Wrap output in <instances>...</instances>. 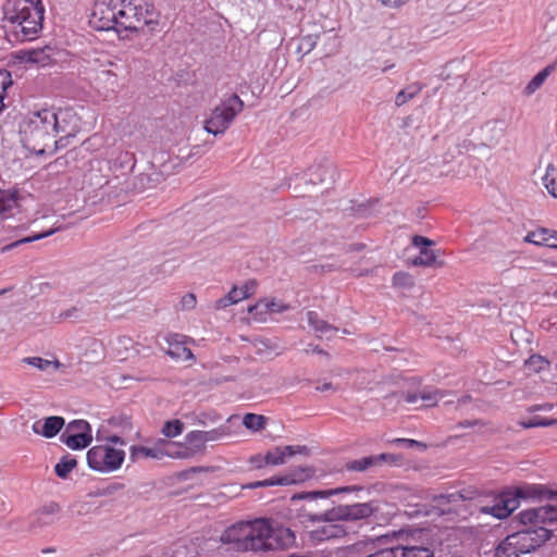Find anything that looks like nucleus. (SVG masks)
I'll return each instance as SVG.
<instances>
[{"mask_svg":"<svg viewBox=\"0 0 557 557\" xmlns=\"http://www.w3.org/2000/svg\"><path fill=\"white\" fill-rule=\"evenodd\" d=\"M16 58L25 63L46 67L53 63V49L49 46L38 49L20 50Z\"/></svg>","mask_w":557,"mask_h":557,"instance_id":"nucleus-18","label":"nucleus"},{"mask_svg":"<svg viewBox=\"0 0 557 557\" xmlns=\"http://www.w3.org/2000/svg\"><path fill=\"white\" fill-rule=\"evenodd\" d=\"M392 282L394 287L404 289H409L414 285L412 276L407 272H396Z\"/></svg>","mask_w":557,"mask_h":557,"instance_id":"nucleus-38","label":"nucleus"},{"mask_svg":"<svg viewBox=\"0 0 557 557\" xmlns=\"http://www.w3.org/2000/svg\"><path fill=\"white\" fill-rule=\"evenodd\" d=\"M367 557H396V547L377 550Z\"/></svg>","mask_w":557,"mask_h":557,"instance_id":"nucleus-46","label":"nucleus"},{"mask_svg":"<svg viewBox=\"0 0 557 557\" xmlns=\"http://www.w3.org/2000/svg\"><path fill=\"white\" fill-rule=\"evenodd\" d=\"M76 465L77 461L73 456H63L55 465L54 472L59 478L66 479L69 473L76 467Z\"/></svg>","mask_w":557,"mask_h":557,"instance_id":"nucleus-31","label":"nucleus"},{"mask_svg":"<svg viewBox=\"0 0 557 557\" xmlns=\"http://www.w3.org/2000/svg\"><path fill=\"white\" fill-rule=\"evenodd\" d=\"M519 521L529 528L507 535L495 548V557H521L534 552L553 535L549 527L557 522V507L541 506L522 510Z\"/></svg>","mask_w":557,"mask_h":557,"instance_id":"nucleus-1","label":"nucleus"},{"mask_svg":"<svg viewBox=\"0 0 557 557\" xmlns=\"http://www.w3.org/2000/svg\"><path fill=\"white\" fill-rule=\"evenodd\" d=\"M265 306L271 312H281L288 309V306L275 302L274 300L267 302Z\"/></svg>","mask_w":557,"mask_h":557,"instance_id":"nucleus-49","label":"nucleus"},{"mask_svg":"<svg viewBox=\"0 0 557 557\" xmlns=\"http://www.w3.org/2000/svg\"><path fill=\"white\" fill-rule=\"evenodd\" d=\"M186 454H181L176 451V443L170 442L168 440H158L153 446H138L134 445L129 448V458L132 461H137L139 459H163L164 457H183Z\"/></svg>","mask_w":557,"mask_h":557,"instance_id":"nucleus-11","label":"nucleus"},{"mask_svg":"<svg viewBox=\"0 0 557 557\" xmlns=\"http://www.w3.org/2000/svg\"><path fill=\"white\" fill-rule=\"evenodd\" d=\"M12 85V78L10 72L7 70H0V112L4 108V97L7 89Z\"/></svg>","mask_w":557,"mask_h":557,"instance_id":"nucleus-40","label":"nucleus"},{"mask_svg":"<svg viewBox=\"0 0 557 557\" xmlns=\"http://www.w3.org/2000/svg\"><path fill=\"white\" fill-rule=\"evenodd\" d=\"M78 318L79 310L77 307H71L70 309H66L59 314V319L63 321L70 319L77 320Z\"/></svg>","mask_w":557,"mask_h":557,"instance_id":"nucleus-45","label":"nucleus"},{"mask_svg":"<svg viewBox=\"0 0 557 557\" xmlns=\"http://www.w3.org/2000/svg\"><path fill=\"white\" fill-rule=\"evenodd\" d=\"M65 421L62 417L51 416L44 420L35 421L32 425V430L34 433L46 438H52L62 430Z\"/></svg>","mask_w":557,"mask_h":557,"instance_id":"nucleus-21","label":"nucleus"},{"mask_svg":"<svg viewBox=\"0 0 557 557\" xmlns=\"http://www.w3.org/2000/svg\"><path fill=\"white\" fill-rule=\"evenodd\" d=\"M556 66L557 63H553L540 71L525 86L524 94L530 96L540 89L546 78L556 70Z\"/></svg>","mask_w":557,"mask_h":557,"instance_id":"nucleus-27","label":"nucleus"},{"mask_svg":"<svg viewBox=\"0 0 557 557\" xmlns=\"http://www.w3.org/2000/svg\"><path fill=\"white\" fill-rule=\"evenodd\" d=\"M249 550L267 552L292 547L296 542L295 533L270 519H255L249 521Z\"/></svg>","mask_w":557,"mask_h":557,"instance_id":"nucleus-4","label":"nucleus"},{"mask_svg":"<svg viewBox=\"0 0 557 557\" xmlns=\"http://www.w3.org/2000/svg\"><path fill=\"white\" fill-rule=\"evenodd\" d=\"M94 88L103 99L113 97L120 88L119 75L112 69H102L96 72Z\"/></svg>","mask_w":557,"mask_h":557,"instance_id":"nucleus-15","label":"nucleus"},{"mask_svg":"<svg viewBox=\"0 0 557 557\" xmlns=\"http://www.w3.org/2000/svg\"><path fill=\"white\" fill-rule=\"evenodd\" d=\"M51 119L52 110L49 109L30 112L24 117L20 125V135L27 149L42 154L59 147L60 140L55 139Z\"/></svg>","mask_w":557,"mask_h":557,"instance_id":"nucleus-3","label":"nucleus"},{"mask_svg":"<svg viewBox=\"0 0 557 557\" xmlns=\"http://www.w3.org/2000/svg\"><path fill=\"white\" fill-rule=\"evenodd\" d=\"M125 459V451L109 444L96 445L87 451V463L99 472H113L120 469Z\"/></svg>","mask_w":557,"mask_h":557,"instance_id":"nucleus-8","label":"nucleus"},{"mask_svg":"<svg viewBox=\"0 0 557 557\" xmlns=\"http://www.w3.org/2000/svg\"><path fill=\"white\" fill-rule=\"evenodd\" d=\"M525 366L534 372H541L548 369L550 362L540 355H532L529 359L525 360Z\"/></svg>","mask_w":557,"mask_h":557,"instance_id":"nucleus-36","label":"nucleus"},{"mask_svg":"<svg viewBox=\"0 0 557 557\" xmlns=\"http://www.w3.org/2000/svg\"><path fill=\"white\" fill-rule=\"evenodd\" d=\"M396 557H433V552L426 546H396Z\"/></svg>","mask_w":557,"mask_h":557,"instance_id":"nucleus-28","label":"nucleus"},{"mask_svg":"<svg viewBox=\"0 0 557 557\" xmlns=\"http://www.w3.org/2000/svg\"><path fill=\"white\" fill-rule=\"evenodd\" d=\"M3 13L4 20L12 24L14 29L20 28L22 40L34 39L42 28V2H5Z\"/></svg>","mask_w":557,"mask_h":557,"instance_id":"nucleus-6","label":"nucleus"},{"mask_svg":"<svg viewBox=\"0 0 557 557\" xmlns=\"http://www.w3.org/2000/svg\"><path fill=\"white\" fill-rule=\"evenodd\" d=\"M554 297L557 298V289L554 292Z\"/></svg>","mask_w":557,"mask_h":557,"instance_id":"nucleus-56","label":"nucleus"},{"mask_svg":"<svg viewBox=\"0 0 557 557\" xmlns=\"http://www.w3.org/2000/svg\"><path fill=\"white\" fill-rule=\"evenodd\" d=\"M313 351H314V352H318V354H323V355L327 356V354H326L325 351H323L322 349H319L318 347H315V348L313 349Z\"/></svg>","mask_w":557,"mask_h":557,"instance_id":"nucleus-54","label":"nucleus"},{"mask_svg":"<svg viewBox=\"0 0 557 557\" xmlns=\"http://www.w3.org/2000/svg\"><path fill=\"white\" fill-rule=\"evenodd\" d=\"M295 479H289L288 476H277V478H271L265 479L262 481H257L249 484V487L257 488V487H265V486H273V485H287L290 483H295Z\"/></svg>","mask_w":557,"mask_h":557,"instance_id":"nucleus-35","label":"nucleus"},{"mask_svg":"<svg viewBox=\"0 0 557 557\" xmlns=\"http://www.w3.org/2000/svg\"><path fill=\"white\" fill-rule=\"evenodd\" d=\"M524 242L536 246L557 248V231L540 227L529 232L524 237Z\"/></svg>","mask_w":557,"mask_h":557,"instance_id":"nucleus-23","label":"nucleus"},{"mask_svg":"<svg viewBox=\"0 0 557 557\" xmlns=\"http://www.w3.org/2000/svg\"><path fill=\"white\" fill-rule=\"evenodd\" d=\"M359 490H361V487L342 486L324 491L299 494L297 496H294L293 499H309V503L302 508L301 516L312 522L357 521L369 518L374 512L375 509L372 506V503L338 505L319 513L314 511V500L317 498H329L334 495L351 493L354 491Z\"/></svg>","mask_w":557,"mask_h":557,"instance_id":"nucleus-2","label":"nucleus"},{"mask_svg":"<svg viewBox=\"0 0 557 557\" xmlns=\"http://www.w3.org/2000/svg\"><path fill=\"white\" fill-rule=\"evenodd\" d=\"M308 453V447L302 445L276 446L267 451L264 455V463L268 466H278L285 462L286 457H292L297 454L307 455Z\"/></svg>","mask_w":557,"mask_h":557,"instance_id":"nucleus-19","label":"nucleus"},{"mask_svg":"<svg viewBox=\"0 0 557 557\" xmlns=\"http://www.w3.org/2000/svg\"><path fill=\"white\" fill-rule=\"evenodd\" d=\"M168 355L174 360L194 361L195 357L191 350L186 346L178 335H173L168 339Z\"/></svg>","mask_w":557,"mask_h":557,"instance_id":"nucleus-24","label":"nucleus"},{"mask_svg":"<svg viewBox=\"0 0 557 557\" xmlns=\"http://www.w3.org/2000/svg\"><path fill=\"white\" fill-rule=\"evenodd\" d=\"M445 396V392L441 389H434L429 392H422L419 399L424 401V407H434L437 401Z\"/></svg>","mask_w":557,"mask_h":557,"instance_id":"nucleus-39","label":"nucleus"},{"mask_svg":"<svg viewBox=\"0 0 557 557\" xmlns=\"http://www.w3.org/2000/svg\"><path fill=\"white\" fill-rule=\"evenodd\" d=\"M258 287L256 280H249L243 286H233V288L224 297L218 299L214 304L216 310L224 309L228 306L235 305L244 299L252 296Z\"/></svg>","mask_w":557,"mask_h":557,"instance_id":"nucleus-17","label":"nucleus"},{"mask_svg":"<svg viewBox=\"0 0 557 557\" xmlns=\"http://www.w3.org/2000/svg\"><path fill=\"white\" fill-rule=\"evenodd\" d=\"M472 500L474 499V492L470 490H462L460 492H455L446 495H441L438 497L440 504H458L462 500Z\"/></svg>","mask_w":557,"mask_h":557,"instance_id":"nucleus-32","label":"nucleus"},{"mask_svg":"<svg viewBox=\"0 0 557 557\" xmlns=\"http://www.w3.org/2000/svg\"><path fill=\"white\" fill-rule=\"evenodd\" d=\"M116 2H94L89 24L97 30H109L116 26Z\"/></svg>","mask_w":557,"mask_h":557,"instance_id":"nucleus-13","label":"nucleus"},{"mask_svg":"<svg viewBox=\"0 0 557 557\" xmlns=\"http://www.w3.org/2000/svg\"><path fill=\"white\" fill-rule=\"evenodd\" d=\"M265 417L256 413H246L243 418V424L250 431L258 432L265 426Z\"/></svg>","mask_w":557,"mask_h":557,"instance_id":"nucleus-33","label":"nucleus"},{"mask_svg":"<svg viewBox=\"0 0 557 557\" xmlns=\"http://www.w3.org/2000/svg\"><path fill=\"white\" fill-rule=\"evenodd\" d=\"M244 101L236 94L222 100L203 121L205 131L214 136L224 134L244 110Z\"/></svg>","mask_w":557,"mask_h":557,"instance_id":"nucleus-7","label":"nucleus"},{"mask_svg":"<svg viewBox=\"0 0 557 557\" xmlns=\"http://www.w3.org/2000/svg\"><path fill=\"white\" fill-rule=\"evenodd\" d=\"M183 430H184V423L178 419H174V420L166 421L164 423V425L162 426L161 433L165 437L172 438V437H176V436L181 435L183 433Z\"/></svg>","mask_w":557,"mask_h":557,"instance_id":"nucleus-34","label":"nucleus"},{"mask_svg":"<svg viewBox=\"0 0 557 557\" xmlns=\"http://www.w3.org/2000/svg\"><path fill=\"white\" fill-rule=\"evenodd\" d=\"M138 22L139 28L144 25L151 26L158 24L159 12L154 9L153 2H138Z\"/></svg>","mask_w":557,"mask_h":557,"instance_id":"nucleus-25","label":"nucleus"},{"mask_svg":"<svg viewBox=\"0 0 557 557\" xmlns=\"http://www.w3.org/2000/svg\"><path fill=\"white\" fill-rule=\"evenodd\" d=\"M250 463L255 467V468H262L264 466H267L264 463V456H261V455H256L253 457L250 458Z\"/></svg>","mask_w":557,"mask_h":557,"instance_id":"nucleus-51","label":"nucleus"},{"mask_svg":"<svg viewBox=\"0 0 557 557\" xmlns=\"http://www.w3.org/2000/svg\"><path fill=\"white\" fill-rule=\"evenodd\" d=\"M412 245L419 249V256H417L412 260L413 265L420 267H433L438 265L442 267L444 264L443 261H437V251L432 249L431 246L434 245V242L431 239L416 235L412 237Z\"/></svg>","mask_w":557,"mask_h":557,"instance_id":"nucleus-16","label":"nucleus"},{"mask_svg":"<svg viewBox=\"0 0 557 557\" xmlns=\"http://www.w3.org/2000/svg\"><path fill=\"white\" fill-rule=\"evenodd\" d=\"M423 89V85L420 83H413L409 85L407 88L400 90L396 95L395 103L397 107H401L407 103L409 100L417 97Z\"/></svg>","mask_w":557,"mask_h":557,"instance_id":"nucleus-30","label":"nucleus"},{"mask_svg":"<svg viewBox=\"0 0 557 557\" xmlns=\"http://www.w3.org/2000/svg\"><path fill=\"white\" fill-rule=\"evenodd\" d=\"M15 205L14 198L0 190V214L10 211Z\"/></svg>","mask_w":557,"mask_h":557,"instance_id":"nucleus-44","label":"nucleus"},{"mask_svg":"<svg viewBox=\"0 0 557 557\" xmlns=\"http://www.w3.org/2000/svg\"><path fill=\"white\" fill-rule=\"evenodd\" d=\"M346 535L344 527L336 522H325V524L318 527L309 532V539L314 542H323L333 539H342Z\"/></svg>","mask_w":557,"mask_h":557,"instance_id":"nucleus-22","label":"nucleus"},{"mask_svg":"<svg viewBox=\"0 0 557 557\" xmlns=\"http://www.w3.org/2000/svg\"><path fill=\"white\" fill-rule=\"evenodd\" d=\"M108 441L111 443H114V444H120L121 446H123L125 444L124 441L119 436H111V437H109Z\"/></svg>","mask_w":557,"mask_h":557,"instance_id":"nucleus-53","label":"nucleus"},{"mask_svg":"<svg viewBox=\"0 0 557 557\" xmlns=\"http://www.w3.org/2000/svg\"><path fill=\"white\" fill-rule=\"evenodd\" d=\"M374 463L373 457H363L361 459L352 460L347 465V468L352 471H363Z\"/></svg>","mask_w":557,"mask_h":557,"instance_id":"nucleus-42","label":"nucleus"},{"mask_svg":"<svg viewBox=\"0 0 557 557\" xmlns=\"http://www.w3.org/2000/svg\"><path fill=\"white\" fill-rule=\"evenodd\" d=\"M394 443L404 444L407 447L422 446V443H420V442H418L416 440H410V438H396L394 441Z\"/></svg>","mask_w":557,"mask_h":557,"instance_id":"nucleus-50","label":"nucleus"},{"mask_svg":"<svg viewBox=\"0 0 557 557\" xmlns=\"http://www.w3.org/2000/svg\"><path fill=\"white\" fill-rule=\"evenodd\" d=\"M554 497L557 498V492L546 491L542 485H523L494 496L492 504L482 505L479 511L505 519L519 507L520 499Z\"/></svg>","mask_w":557,"mask_h":557,"instance_id":"nucleus-5","label":"nucleus"},{"mask_svg":"<svg viewBox=\"0 0 557 557\" xmlns=\"http://www.w3.org/2000/svg\"><path fill=\"white\" fill-rule=\"evenodd\" d=\"M61 441L71 449H83L92 441L91 428L85 420H74L61 434Z\"/></svg>","mask_w":557,"mask_h":557,"instance_id":"nucleus-12","label":"nucleus"},{"mask_svg":"<svg viewBox=\"0 0 557 557\" xmlns=\"http://www.w3.org/2000/svg\"><path fill=\"white\" fill-rule=\"evenodd\" d=\"M249 521H238L222 532L220 541L237 552H249Z\"/></svg>","mask_w":557,"mask_h":557,"instance_id":"nucleus-14","label":"nucleus"},{"mask_svg":"<svg viewBox=\"0 0 557 557\" xmlns=\"http://www.w3.org/2000/svg\"><path fill=\"white\" fill-rule=\"evenodd\" d=\"M542 181L548 194L557 198V166L548 163Z\"/></svg>","mask_w":557,"mask_h":557,"instance_id":"nucleus-29","label":"nucleus"},{"mask_svg":"<svg viewBox=\"0 0 557 557\" xmlns=\"http://www.w3.org/2000/svg\"><path fill=\"white\" fill-rule=\"evenodd\" d=\"M557 420H549L546 418L534 417L527 422H522L521 425L524 429L537 428V426H549L556 424Z\"/></svg>","mask_w":557,"mask_h":557,"instance_id":"nucleus-43","label":"nucleus"},{"mask_svg":"<svg viewBox=\"0 0 557 557\" xmlns=\"http://www.w3.org/2000/svg\"><path fill=\"white\" fill-rule=\"evenodd\" d=\"M52 129L55 139L60 140L59 147H65L67 139L74 137L81 131V117L72 108L52 111Z\"/></svg>","mask_w":557,"mask_h":557,"instance_id":"nucleus-9","label":"nucleus"},{"mask_svg":"<svg viewBox=\"0 0 557 557\" xmlns=\"http://www.w3.org/2000/svg\"><path fill=\"white\" fill-rule=\"evenodd\" d=\"M116 25L124 27L125 29H139L138 22V3L136 2H116Z\"/></svg>","mask_w":557,"mask_h":557,"instance_id":"nucleus-20","label":"nucleus"},{"mask_svg":"<svg viewBox=\"0 0 557 557\" xmlns=\"http://www.w3.org/2000/svg\"><path fill=\"white\" fill-rule=\"evenodd\" d=\"M315 389H317L318 392H325V391L334 389V388H333L332 383H324V384H322V385H318V386L315 387Z\"/></svg>","mask_w":557,"mask_h":557,"instance_id":"nucleus-52","label":"nucleus"},{"mask_svg":"<svg viewBox=\"0 0 557 557\" xmlns=\"http://www.w3.org/2000/svg\"><path fill=\"white\" fill-rule=\"evenodd\" d=\"M307 320L309 325L313 329L319 337H329L331 334L337 332V329L326 321L319 318L315 311H309L307 313Z\"/></svg>","mask_w":557,"mask_h":557,"instance_id":"nucleus-26","label":"nucleus"},{"mask_svg":"<svg viewBox=\"0 0 557 557\" xmlns=\"http://www.w3.org/2000/svg\"><path fill=\"white\" fill-rule=\"evenodd\" d=\"M54 232H55V230L51 228V230L46 231V232H44V233L35 234V235H32V236H28V237L22 238V239H20V240H17V242H14V243H12V244H10V245L4 246L2 250H3V251H7V250H9V249H11V248H13V247L18 246L20 244L32 243V242H35V240H38V239L45 238V237H47V236L52 235Z\"/></svg>","mask_w":557,"mask_h":557,"instance_id":"nucleus-41","label":"nucleus"},{"mask_svg":"<svg viewBox=\"0 0 557 557\" xmlns=\"http://www.w3.org/2000/svg\"><path fill=\"white\" fill-rule=\"evenodd\" d=\"M399 399L397 400L398 403L400 401V399H403L406 404H416L420 397V394H414V393H401L399 395Z\"/></svg>","mask_w":557,"mask_h":557,"instance_id":"nucleus-48","label":"nucleus"},{"mask_svg":"<svg viewBox=\"0 0 557 557\" xmlns=\"http://www.w3.org/2000/svg\"><path fill=\"white\" fill-rule=\"evenodd\" d=\"M182 307L185 309H193L196 306V296L194 294H186L182 298Z\"/></svg>","mask_w":557,"mask_h":557,"instance_id":"nucleus-47","label":"nucleus"},{"mask_svg":"<svg viewBox=\"0 0 557 557\" xmlns=\"http://www.w3.org/2000/svg\"><path fill=\"white\" fill-rule=\"evenodd\" d=\"M109 64H110V66H111V67H112V66H115V67H116V64H114V63H112V62H110Z\"/></svg>","mask_w":557,"mask_h":557,"instance_id":"nucleus-55","label":"nucleus"},{"mask_svg":"<svg viewBox=\"0 0 557 557\" xmlns=\"http://www.w3.org/2000/svg\"><path fill=\"white\" fill-rule=\"evenodd\" d=\"M23 362L39 370H47L50 366H53L55 369L60 368V362L58 360L50 361L40 357H26L23 359Z\"/></svg>","mask_w":557,"mask_h":557,"instance_id":"nucleus-37","label":"nucleus"},{"mask_svg":"<svg viewBox=\"0 0 557 557\" xmlns=\"http://www.w3.org/2000/svg\"><path fill=\"white\" fill-rule=\"evenodd\" d=\"M225 432L221 429H213L210 431H191L185 436L183 445L176 444V451L186 454L182 458H188L197 453L203 451L208 442H215L221 440Z\"/></svg>","mask_w":557,"mask_h":557,"instance_id":"nucleus-10","label":"nucleus"}]
</instances>
